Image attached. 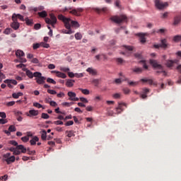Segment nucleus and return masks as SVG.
Instances as JSON below:
<instances>
[{"label":"nucleus","instance_id":"obj_45","mask_svg":"<svg viewBox=\"0 0 181 181\" xmlns=\"http://www.w3.org/2000/svg\"><path fill=\"white\" fill-rule=\"evenodd\" d=\"M116 62H117V64H122L125 62V61H124V59H122V58H117L116 59Z\"/></svg>","mask_w":181,"mask_h":181},{"label":"nucleus","instance_id":"obj_1","mask_svg":"<svg viewBox=\"0 0 181 181\" xmlns=\"http://www.w3.org/2000/svg\"><path fill=\"white\" fill-rule=\"evenodd\" d=\"M69 11H70L69 13H71V15H74L75 16H81V12H83L84 9H83V8L72 9L71 7H65L64 8H63L62 12H69Z\"/></svg>","mask_w":181,"mask_h":181},{"label":"nucleus","instance_id":"obj_32","mask_svg":"<svg viewBox=\"0 0 181 181\" xmlns=\"http://www.w3.org/2000/svg\"><path fill=\"white\" fill-rule=\"evenodd\" d=\"M123 49H124L126 52H132V50H134V47L129 45H124Z\"/></svg>","mask_w":181,"mask_h":181},{"label":"nucleus","instance_id":"obj_23","mask_svg":"<svg viewBox=\"0 0 181 181\" xmlns=\"http://www.w3.org/2000/svg\"><path fill=\"white\" fill-rule=\"evenodd\" d=\"M15 18L16 21H18V19H20V21H22V22L25 21V19L23 18V16L21 14H16L13 13L12 16V18Z\"/></svg>","mask_w":181,"mask_h":181},{"label":"nucleus","instance_id":"obj_14","mask_svg":"<svg viewBox=\"0 0 181 181\" xmlns=\"http://www.w3.org/2000/svg\"><path fill=\"white\" fill-rule=\"evenodd\" d=\"M177 62H179L177 59L175 60H167L165 63V66L170 69V67H173V64H177Z\"/></svg>","mask_w":181,"mask_h":181},{"label":"nucleus","instance_id":"obj_38","mask_svg":"<svg viewBox=\"0 0 181 181\" xmlns=\"http://www.w3.org/2000/svg\"><path fill=\"white\" fill-rule=\"evenodd\" d=\"M75 39H76V40H81V39H83V35H81L80 33H76L75 34Z\"/></svg>","mask_w":181,"mask_h":181},{"label":"nucleus","instance_id":"obj_28","mask_svg":"<svg viewBox=\"0 0 181 181\" xmlns=\"http://www.w3.org/2000/svg\"><path fill=\"white\" fill-rule=\"evenodd\" d=\"M180 20H181V17L180 16H176L175 18H174V23H173V25H179V23H180Z\"/></svg>","mask_w":181,"mask_h":181},{"label":"nucleus","instance_id":"obj_18","mask_svg":"<svg viewBox=\"0 0 181 181\" xmlns=\"http://www.w3.org/2000/svg\"><path fill=\"white\" fill-rule=\"evenodd\" d=\"M86 71L91 74V76H97V69H93V67H89L86 69Z\"/></svg>","mask_w":181,"mask_h":181},{"label":"nucleus","instance_id":"obj_35","mask_svg":"<svg viewBox=\"0 0 181 181\" xmlns=\"http://www.w3.org/2000/svg\"><path fill=\"white\" fill-rule=\"evenodd\" d=\"M25 23L26 25H28V26H32L33 25V21L30 19H29L28 18H26L25 19Z\"/></svg>","mask_w":181,"mask_h":181},{"label":"nucleus","instance_id":"obj_9","mask_svg":"<svg viewBox=\"0 0 181 181\" xmlns=\"http://www.w3.org/2000/svg\"><path fill=\"white\" fill-rule=\"evenodd\" d=\"M11 19L13 22L11 23V27L14 30H18L19 29V27L21 26V24L19 23V22H18V20H16L15 17H11Z\"/></svg>","mask_w":181,"mask_h":181},{"label":"nucleus","instance_id":"obj_54","mask_svg":"<svg viewBox=\"0 0 181 181\" xmlns=\"http://www.w3.org/2000/svg\"><path fill=\"white\" fill-rule=\"evenodd\" d=\"M40 28H42V25H40V23H37L34 25V29H35V30H39Z\"/></svg>","mask_w":181,"mask_h":181},{"label":"nucleus","instance_id":"obj_19","mask_svg":"<svg viewBox=\"0 0 181 181\" xmlns=\"http://www.w3.org/2000/svg\"><path fill=\"white\" fill-rule=\"evenodd\" d=\"M54 141H48V145H51V146H54V144L55 142H57V144H62V139L60 138H55L54 139Z\"/></svg>","mask_w":181,"mask_h":181},{"label":"nucleus","instance_id":"obj_39","mask_svg":"<svg viewBox=\"0 0 181 181\" xmlns=\"http://www.w3.org/2000/svg\"><path fill=\"white\" fill-rule=\"evenodd\" d=\"M73 104H74V103L73 102H64L62 103V105H63L64 107H71V105H73Z\"/></svg>","mask_w":181,"mask_h":181},{"label":"nucleus","instance_id":"obj_62","mask_svg":"<svg viewBox=\"0 0 181 181\" xmlns=\"http://www.w3.org/2000/svg\"><path fill=\"white\" fill-rule=\"evenodd\" d=\"M134 57L136 59H142V54L139 53L134 54Z\"/></svg>","mask_w":181,"mask_h":181},{"label":"nucleus","instance_id":"obj_41","mask_svg":"<svg viewBox=\"0 0 181 181\" xmlns=\"http://www.w3.org/2000/svg\"><path fill=\"white\" fill-rule=\"evenodd\" d=\"M49 117L50 116H49V115L47 113H42L41 115V118H43V119H49Z\"/></svg>","mask_w":181,"mask_h":181},{"label":"nucleus","instance_id":"obj_58","mask_svg":"<svg viewBox=\"0 0 181 181\" xmlns=\"http://www.w3.org/2000/svg\"><path fill=\"white\" fill-rule=\"evenodd\" d=\"M8 179V175H4V176L0 177V181H6Z\"/></svg>","mask_w":181,"mask_h":181},{"label":"nucleus","instance_id":"obj_17","mask_svg":"<svg viewBox=\"0 0 181 181\" xmlns=\"http://www.w3.org/2000/svg\"><path fill=\"white\" fill-rule=\"evenodd\" d=\"M137 35L140 37L141 43H145L146 42L145 36H148V33H139Z\"/></svg>","mask_w":181,"mask_h":181},{"label":"nucleus","instance_id":"obj_50","mask_svg":"<svg viewBox=\"0 0 181 181\" xmlns=\"http://www.w3.org/2000/svg\"><path fill=\"white\" fill-rule=\"evenodd\" d=\"M8 144H10V145H13V146H18V142H16L15 140L9 141Z\"/></svg>","mask_w":181,"mask_h":181},{"label":"nucleus","instance_id":"obj_24","mask_svg":"<svg viewBox=\"0 0 181 181\" xmlns=\"http://www.w3.org/2000/svg\"><path fill=\"white\" fill-rule=\"evenodd\" d=\"M11 152H13V155H21V151H18L16 147H11L8 148Z\"/></svg>","mask_w":181,"mask_h":181},{"label":"nucleus","instance_id":"obj_8","mask_svg":"<svg viewBox=\"0 0 181 181\" xmlns=\"http://www.w3.org/2000/svg\"><path fill=\"white\" fill-rule=\"evenodd\" d=\"M4 159H6V162L8 165L11 164V162H13L15 160V156H11V153H6L4 155Z\"/></svg>","mask_w":181,"mask_h":181},{"label":"nucleus","instance_id":"obj_42","mask_svg":"<svg viewBox=\"0 0 181 181\" xmlns=\"http://www.w3.org/2000/svg\"><path fill=\"white\" fill-rule=\"evenodd\" d=\"M66 29H68V30H64V33H66V35H71V33H74V32L71 30V28H66Z\"/></svg>","mask_w":181,"mask_h":181},{"label":"nucleus","instance_id":"obj_16","mask_svg":"<svg viewBox=\"0 0 181 181\" xmlns=\"http://www.w3.org/2000/svg\"><path fill=\"white\" fill-rule=\"evenodd\" d=\"M23 71L25 72V74L28 78H33V77H35V74H36V72L33 73L28 69H24Z\"/></svg>","mask_w":181,"mask_h":181},{"label":"nucleus","instance_id":"obj_33","mask_svg":"<svg viewBox=\"0 0 181 181\" xmlns=\"http://www.w3.org/2000/svg\"><path fill=\"white\" fill-rule=\"evenodd\" d=\"M78 90L81 91V93L84 94L85 95H88V94H90V90L88 89H83L79 88Z\"/></svg>","mask_w":181,"mask_h":181},{"label":"nucleus","instance_id":"obj_44","mask_svg":"<svg viewBox=\"0 0 181 181\" xmlns=\"http://www.w3.org/2000/svg\"><path fill=\"white\" fill-rule=\"evenodd\" d=\"M174 42H181V35H176L173 38Z\"/></svg>","mask_w":181,"mask_h":181},{"label":"nucleus","instance_id":"obj_13","mask_svg":"<svg viewBox=\"0 0 181 181\" xmlns=\"http://www.w3.org/2000/svg\"><path fill=\"white\" fill-rule=\"evenodd\" d=\"M51 73H55L57 77H59V78H66L67 75L63 72H60L59 71H52Z\"/></svg>","mask_w":181,"mask_h":181},{"label":"nucleus","instance_id":"obj_59","mask_svg":"<svg viewBox=\"0 0 181 181\" xmlns=\"http://www.w3.org/2000/svg\"><path fill=\"white\" fill-rule=\"evenodd\" d=\"M21 141H23V142H28L29 141V136L21 137Z\"/></svg>","mask_w":181,"mask_h":181},{"label":"nucleus","instance_id":"obj_3","mask_svg":"<svg viewBox=\"0 0 181 181\" xmlns=\"http://www.w3.org/2000/svg\"><path fill=\"white\" fill-rule=\"evenodd\" d=\"M35 81L37 84H45L46 83V77L42 76V73L36 71L35 74Z\"/></svg>","mask_w":181,"mask_h":181},{"label":"nucleus","instance_id":"obj_20","mask_svg":"<svg viewBox=\"0 0 181 181\" xmlns=\"http://www.w3.org/2000/svg\"><path fill=\"white\" fill-rule=\"evenodd\" d=\"M16 149L17 151H20L21 153H26V148L22 144L18 145Z\"/></svg>","mask_w":181,"mask_h":181},{"label":"nucleus","instance_id":"obj_22","mask_svg":"<svg viewBox=\"0 0 181 181\" xmlns=\"http://www.w3.org/2000/svg\"><path fill=\"white\" fill-rule=\"evenodd\" d=\"M115 8H117L119 11H122L123 9L122 4H121V0H115Z\"/></svg>","mask_w":181,"mask_h":181},{"label":"nucleus","instance_id":"obj_31","mask_svg":"<svg viewBox=\"0 0 181 181\" xmlns=\"http://www.w3.org/2000/svg\"><path fill=\"white\" fill-rule=\"evenodd\" d=\"M39 141V138L37 136L33 137L30 141V145L33 146V145H36V142Z\"/></svg>","mask_w":181,"mask_h":181},{"label":"nucleus","instance_id":"obj_15","mask_svg":"<svg viewBox=\"0 0 181 181\" xmlns=\"http://www.w3.org/2000/svg\"><path fill=\"white\" fill-rule=\"evenodd\" d=\"M160 47L162 49H166L168 47H169V44L168 43V40L166 39H162L160 40Z\"/></svg>","mask_w":181,"mask_h":181},{"label":"nucleus","instance_id":"obj_5","mask_svg":"<svg viewBox=\"0 0 181 181\" xmlns=\"http://www.w3.org/2000/svg\"><path fill=\"white\" fill-rule=\"evenodd\" d=\"M127 16H125V15L115 16H114V23L119 25V23L127 22Z\"/></svg>","mask_w":181,"mask_h":181},{"label":"nucleus","instance_id":"obj_56","mask_svg":"<svg viewBox=\"0 0 181 181\" xmlns=\"http://www.w3.org/2000/svg\"><path fill=\"white\" fill-rule=\"evenodd\" d=\"M16 102L15 101H11L6 104L7 107H13V105H15Z\"/></svg>","mask_w":181,"mask_h":181},{"label":"nucleus","instance_id":"obj_53","mask_svg":"<svg viewBox=\"0 0 181 181\" xmlns=\"http://www.w3.org/2000/svg\"><path fill=\"white\" fill-rule=\"evenodd\" d=\"M61 71H64V73H67V71H70V69L67 67H60Z\"/></svg>","mask_w":181,"mask_h":181},{"label":"nucleus","instance_id":"obj_4","mask_svg":"<svg viewBox=\"0 0 181 181\" xmlns=\"http://www.w3.org/2000/svg\"><path fill=\"white\" fill-rule=\"evenodd\" d=\"M49 18H46L45 22L48 25H51L52 26V28H54V25H56V23H57V18H56V16H54V14H53V13L49 14Z\"/></svg>","mask_w":181,"mask_h":181},{"label":"nucleus","instance_id":"obj_21","mask_svg":"<svg viewBox=\"0 0 181 181\" xmlns=\"http://www.w3.org/2000/svg\"><path fill=\"white\" fill-rule=\"evenodd\" d=\"M30 115H33V117H36L39 115V111L35 110H29V114H27V116L30 117Z\"/></svg>","mask_w":181,"mask_h":181},{"label":"nucleus","instance_id":"obj_29","mask_svg":"<svg viewBox=\"0 0 181 181\" xmlns=\"http://www.w3.org/2000/svg\"><path fill=\"white\" fill-rule=\"evenodd\" d=\"M22 95H23V93L22 92H18V93H13L12 94V97L13 98H16V99H18L20 97H22Z\"/></svg>","mask_w":181,"mask_h":181},{"label":"nucleus","instance_id":"obj_49","mask_svg":"<svg viewBox=\"0 0 181 181\" xmlns=\"http://www.w3.org/2000/svg\"><path fill=\"white\" fill-rule=\"evenodd\" d=\"M41 47H45V49H49L50 47V45L46 42H41Z\"/></svg>","mask_w":181,"mask_h":181},{"label":"nucleus","instance_id":"obj_57","mask_svg":"<svg viewBox=\"0 0 181 181\" xmlns=\"http://www.w3.org/2000/svg\"><path fill=\"white\" fill-rule=\"evenodd\" d=\"M33 106L36 107L37 108H42L43 107L40 103H34Z\"/></svg>","mask_w":181,"mask_h":181},{"label":"nucleus","instance_id":"obj_36","mask_svg":"<svg viewBox=\"0 0 181 181\" xmlns=\"http://www.w3.org/2000/svg\"><path fill=\"white\" fill-rule=\"evenodd\" d=\"M4 83L7 84L8 88H13V86H12V83L9 81V79H6Z\"/></svg>","mask_w":181,"mask_h":181},{"label":"nucleus","instance_id":"obj_12","mask_svg":"<svg viewBox=\"0 0 181 181\" xmlns=\"http://www.w3.org/2000/svg\"><path fill=\"white\" fill-rule=\"evenodd\" d=\"M93 10L98 14L101 13V12H103V13H107V12H108V8L107 7H104L103 8H93Z\"/></svg>","mask_w":181,"mask_h":181},{"label":"nucleus","instance_id":"obj_48","mask_svg":"<svg viewBox=\"0 0 181 181\" xmlns=\"http://www.w3.org/2000/svg\"><path fill=\"white\" fill-rule=\"evenodd\" d=\"M47 83H50L51 84H56V81H54V80L53 78H47Z\"/></svg>","mask_w":181,"mask_h":181},{"label":"nucleus","instance_id":"obj_26","mask_svg":"<svg viewBox=\"0 0 181 181\" xmlns=\"http://www.w3.org/2000/svg\"><path fill=\"white\" fill-rule=\"evenodd\" d=\"M75 81L72 79H68L66 82V87H73L74 86Z\"/></svg>","mask_w":181,"mask_h":181},{"label":"nucleus","instance_id":"obj_40","mask_svg":"<svg viewBox=\"0 0 181 181\" xmlns=\"http://www.w3.org/2000/svg\"><path fill=\"white\" fill-rule=\"evenodd\" d=\"M8 131L10 132H15V131H16V127L14 126V125H11L9 127H8Z\"/></svg>","mask_w":181,"mask_h":181},{"label":"nucleus","instance_id":"obj_11","mask_svg":"<svg viewBox=\"0 0 181 181\" xmlns=\"http://www.w3.org/2000/svg\"><path fill=\"white\" fill-rule=\"evenodd\" d=\"M124 107H127V104L125 103H119L117 107H116V112L117 114H121L122 111H124Z\"/></svg>","mask_w":181,"mask_h":181},{"label":"nucleus","instance_id":"obj_10","mask_svg":"<svg viewBox=\"0 0 181 181\" xmlns=\"http://www.w3.org/2000/svg\"><path fill=\"white\" fill-rule=\"evenodd\" d=\"M68 97H69V100L70 101H78L79 98L76 97V94L74 92L69 91L67 93Z\"/></svg>","mask_w":181,"mask_h":181},{"label":"nucleus","instance_id":"obj_37","mask_svg":"<svg viewBox=\"0 0 181 181\" xmlns=\"http://www.w3.org/2000/svg\"><path fill=\"white\" fill-rule=\"evenodd\" d=\"M91 83L95 86V87H98V84H100V79H93Z\"/></svg>","mask_w":181,"mask_h":181},{"label":"nucleus","instance_id":"obj_64","mask_svg":"<svg viewBox=\"0 0 181 181\" xmlns=\"http://www.w3.org/2000/svg\"><path fill=\"white\" fill-rule=\"evenodd\" d=\"M49 105H51V107H57V103L55 101L49 102Z\"/></svg>","mask_w":181,"mask_h":181},{"label":"nucleus","instance_id":"obj_27","mask_svg":"<svg viewBox=\"0 0 181 181\" xmlns=\"http://www.w3.org/2000/svg\"><path fill=\"white\" fill-rule=\"evenodd\" d=\"M16 56L17 57H23V56H25V52H23V51L21 50V49H18L16 52Z\"/></svg>","mask_w":181,"mask_h":181},{"label":"nucleus","instance_id":"obj_61","mask_svg":"<svg viewBox=\"0 0 181 181\" xmlns=\"http://www.w3.org/2000/svg\"><path fill=\"white\" fill-rule=\"evenodd\" d=\"M9 82L11 84H13V86H16L18 84V81H16L15 79H9Z\"/></svg>","mask_w":181,"mask_h":181},{"label":"nucleus","instance_id":"obj_46","mask_svg":"<svg viewBox=\"0 0 181 181\" xmlns=\"http://www.w3.org/2000/svg\"><path fill=\"white\" fill-rule=\"evenodd\" d=\"M11 33H12V29L11 28H6L5 30L4 31V33L5 35H9Z\"/></svg>","mask_w":181,"mask_h":181},{"label":"nucleus","instance_id":"obj_7","mask_svg":"<svg viewBox=\"0 0 181 181\" xmlns=\"http://www.w3.org/2000/svg\"><path fill=\"white\" fill-rule=\"evenodd\" d=\"M155 5L157 9H165V6H168V2H162L160 0H155Z\"/></svg>","mask_w":181,"mask_h":181},{"label":"nucleus","instance_id":"obj_51","mask_svg":"<svg viewBox=\"0 0 181 181\" xmlns=\"http://www.w3.org/2000/svg\"><path fill=\"white\" fill-rule=\"evenodd\" d=\"M47 93L49 94H52V95L57 94V92H56V90L52 89H47Z\"/></svg>","mask_w":181,"mask_h":181},{"label":"nucleus","instance_id":"obj_2","mask_svg":"<svg viewBox=\"0 0 181 181\" xmlns=\"http://www.w3.org/2000/svg\"><path fill=\"white\" fill-rule=\"evenodd\" d=\"M150 64H151V66H153V67H154V69H158V70H162V73H163V76H168V73H166L163 70V66L162 65L158 64V61H156L155 59H150Z\"/></svg>","mask_w":181,"mask_h":181},{"label":"nucleus","instance_id":"obj_6","mask_svg":"<svg viewBox=\"0 0 181 181\" xmlns=\"http://www.w3.org/2000/svg\"><path fill=\"white\" fill-rule=\"evenodd\" d=\"M58 19L64 22L66 29H70V21H71V19L67 18L62 14L58 16Z\"/></svg>","mask_w":181,"mask_h":181},{"label":"nucleus","instance_id":"obj_30","mask_svg":"<svg viewBox=\"0 0 181 181\" xmlns=\"http://www.w3.org/2000/svg\"><path fill=\"white\" fill-rule=\"evenodd\" d=\"M132 70L134 73H136V74H141V73L144 71V69L139 67H135Z\"/></svg>","mask_w":181,"mask_h":181},{"label":"nucleus","instance_id":"obj_55","mask_svg":"<svg viewBox=\"0 0 181 181\" xmlns=\"http://www.w3.org/2000/svg\"><path fill=\"white\" fill-rule=\"evenodd\" d=\"M129 86H132V87H135V86H138L139 84V82H134V81H130L129 82Z\"/></svg>","mask_w":181,"mask_h":181},{"label":"nucleus","instance_id":"obj_60","mask_svg":"<svg viewBox=\"0 0 181 181\" xmlns=\"http://www.w3.org/2000/svg\"><path fill=\"white\" fill-rule=\"evenodd\" d=\"M0 117L2 119L6 118V113L5 112H0Z\"/></svg>","mask_w":181,"mask_h":181},{"label":"nucleus","instance_id":"obj_47","mask_svg":"<svg viewBox=\"0 0 181 181\" xmlns=\"http://www.w3.org/2000/svg\"><path fill=\"white\" fill-rule=\"evenodd\" d=\"M124 81V79H122V78H116L115 80V83L116 84H121V83H122Z\"/></svg>","mask_w":181,"mask_h":181},{"label":"nucleus","instance_id":"obj_52","mask_svg":"<svg viewBox=\"0 0 181 181\" xmlns=\"http://www.w3.org/2000/svg\"><path fill=\"white\" fill-rule=\"evenodd\" d=\"M40 46H41V43H36V44H33V47L34 50H36L37 49H39Z\"/></svg>","mask_w":181,"mask_h":181},{"label":"nucleus","instance_id":"obj_34","mask_svg":"<svg viewBox=\"0 0 181 181\" xmlns=\"http://www.w3.org/2000/svg\"><path fill=\"white\" fill-rule=\"evenodd\" d=\"M38 15L40 18H46L47 16V12L42 11V12H38Z\"/></svg>","mask_w":181,"mask_h":181},{"label":"nucleus","instance_id":"obj_25","mask_svg":"<svg viewBox=\"0 0 181 181\" xmlns=\"http://www.w3.org/2000/svg\"><path fill=\"white\" fill-rule=\"evenodd\" d=\"M71 26L73 28H80V24H78V22H77V21L71 20L70 21V28H71Z\"/></svg>","mask_w":181,"mask_h":181},{"label":"nucleus","instance_id":"obj_43","mask_svg":"<svg viewBox=\"0 0 181 181\" xmlns=\"http://www.w3.org/2000/svg\"><path fill=\"white\" fill-rule=\"evenodd\" d=\"M121 97H122V95L121 93H115L114 94V98L116 100L121 99Z\"/></svg>","mask_w":181,"mask_h":181},{"label":"nucleus","instance_id":"obj_63","mask_svg":"<svg viewBox=\"0 0 181 181\" xmlns=\"http://www.w3.org/2000/svg\"><path fill=\"white\" fill-rule=\"evenodd\" d=\"M75 77H76V78H81V77H84V74H75Z\"/></svg>","mask_w":181,"mask_h":181}]
</instances>
